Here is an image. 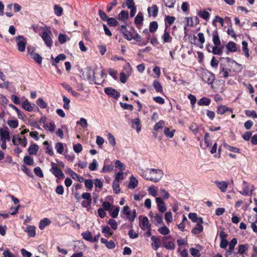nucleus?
<instances>
[{
    "instance_id": "46",
    "label": "nucleus",
    "mask_w": 257,
    "mask_h": 257,
    "mask_svg": "<svg viewBox=\"0 0 257 257\" xmlns=\"http://www.w3.org/2000/svg\"><path fill=\"white\" fill-rule=\"evenodd\" d=\"M175 132V130L170 131L169 128L167 127L165 128L164 133L166 137L169 138H172L174 137Z\"/></svg>"
},
{
    "instance_id": "58",
    "label": "nucleus",
    "mask_w": 257,
    "mask_h": 257,
    "mask_svg": "<svg viewBox=\"0 0 257 257\" xmlns=\"http://www.w3.org/2000/svg\"><path fill=\"white\" fill-rule=\"evenodd\" d=\"M203 226H197L192 229L191 232L194 234H199L203 231Z\"/></svg>"
},
{
    "instance_id": "3",
    "label": "nucleus",
    "mask_w": 257,
    "mask_h": 257,
    "mask_svg": "<svg viewBox=\"0 0 257 257\" xmlns=\"http://www.w3.org/2000/svg\"><path fill=\"white\" fill-rule=\"evenodd\" d=\"M51 165L52 166L50 169L51 173L58 179H64L65 177V175L62 171L58 167L57 165L54 162H52Z\"/></svg>"
},
{
    "instance_id": "53",
    "label": "nucleus",
    "mask_w": 257,
    "mask_h": 257,
    "mask_svg": "<svg viewBox=\"0 0 257 257\" xmlns=\"http://www.w3.org/2000/svg\"><path fill=\"white\" fill-rule=\"evenodd\" d=\"M165 219L167 224H169L173 221L172 214L171 211H168L165 214Z\"/></svg>"
},
{
    "instance_id": "39",
    "label": "nucleus",
    "mask_w": 257,
    "mask_h": 257,
    "mask_svg": "<svg viewBox=\"0 0 257 257\" xmlns=\"http://www.w3.org/2000/svg\"><path fill=\"white\" fill-rule=\"evenodd\" d=\"M248 248V244H239L238 247V252L240 254H243Z\"/></svg>"
},
{
    "instance_id": "42",
    "label": "nucleus",
    "mask_w": 257,
    "mask_h": 257,
    "mask_svg": "<svg viewBox=\"0 0 257 257\" xmlns=\"http://www.w3.org/2000/svg\"><path fill=\"white\" fill-rule=\"evenodd\" d=\"M158 28V25L156 21H153L150 23L149 26V31L151 33L155 32Z\"/></svg>"
},
{
    "instance_id": "25",
    "label": "nucleus",
    "mask_w": 257,
    "mask_h": 257,
    "mask_svg": "<svg viewBox=\"0 0 257 257\" xmlns=\"http://www.w3.org/2000/svg\"><path fill=\"white\" fill-rule=\"evenodd\" d=\"M220 59H225L226 60V62L231 63V64H234L235 65H237V70H236V71H240L242 69L241 65L240 64H239L238 63H237L235 60H234L232 58L227 57L225 58H224V57L220 58Z\"/></svg>"
},
{
    "instance_id": "22",
    "label": "nucleus",
    "mask_w": 257,
    "mask_h": 257,
    "mask_svg": "<svg viewBox=\"0 0 257 257\" xmlns=\"http://www.w3.org/2000/svg\"><path fill=\"white\" fill-rule=\"evenodd\" d=\"M196 247H198L199 249L191 247L190 248V253L193 257H200L201 254L200 251L201 250L202 246L200 244H197Z\"/></svg>"
},
{
    "instance_id": "1",
    "label": "nucleus",
    "mask_w": 257,
    "mask_h": 257,
    "mask_svg": "<svg viewBox=\"0 0 257 257\" xmlns=\"http://www.w3.org/2000/svg\"><path fill=\"white\" fill-rule=\"evenodd\" d=\"M142 176L147 180L158 182L163 176V172L160 169H150L142 172Z\"/></svg>"
},
{
    "instance_id": "60",
    "label": "nucleus",
    "mask_w": 257,
    "mask_h": 257,
    "mask_svg": "<svg viewBox=\"0 0 257 257\" xmlns=\"http://www.w3.org/2000/svg\"><path fill=\"white\" fill-rule=\"evenodd\" d=\"M55 148L57 152L59 154H62L64 151V147L61 143H57L55 145Z\"/></svg>"
},
{
    "instance_id": "54",
    "label": "nucleus",
    "mask_w": 257,
    "mask_h": 257,
    "mask_svg": "<svg viewBox=\"0 0 257 257\" xmlns=\"http://www.w3.org/2000/svg\"><path fill=\"white\" fill-rule=\"evenodd\" d=\"M63 101L64 102L63 107L66 109H69L70 107L69 103L70 102V100L69 98H68L65 95L62 96Z\"/></svg>"
},
{
    "instance_id": "28",
    "label": "nucleus",
    "mask_w": 257,
    "mask_h": 257,
    "mask_svg": "<svg viewBox=\"0 0 257 257\" xmlns=\"http://www.w3.org/2000/svg\"><path fill=\"white\" fill-rule=\"evenodd\" d=\"M25 231L30 237H34L36 235V227L34 226L29 225L26 227Z\"/></svg>"
},
{
    "instance_id": "23",
    "label": "nucleus",
    "mask_w": 257,
    "mask_h": 257,
    "mask_svg": "<svg viewBox=\"0 0 257 257\" xmlns=\"http://www.w3.org/2000/svg\"><path fill=\"white\" fill-rule=\"evenodd\" d=\"M215 183L222 192H224L226 191L228 187V183L227 182L216 181Z\"/></svg>"
},
{
    "instance_id": "35",
    "label": "nucleus",
    "mask_w": 257,
    "mask_h": 257,
    "mask_svg": "<svg viewBox=\"0 0 257 257\" xmlns=\"http://www.w3.org/2000/svg\"><path fill=\"white\" fill-rule=\"evenodd\" d=\"M81 235L82 236L83 239L87 241L92 242V235L91 232H90L89 231L83 232L81 233Z\"/></svg>"
},
{
    "instance_id": "8",
    "label": "nucleus",
    "mask_w": 257,
    "mask_h": 257,
    "mask_svg": "<svg viewBox=\"0 0 257 257\" xmlns=\"http://www.w3.org/2000/svg\"><path fill=\"white\" fill-rule=\"evenodd\" d=\"M22 107L28 111L32 110H39V108L34 103H30L28 100H26L22 103Z\"/></svg>"
},
{
    "instance_id": "62",
    "label": "nucleus",
    "mask_w": 257,
    "mask_h": 257,
    "mask_svg": "<svg viewBox=\"0 0 257 257\" xmlns=\"http://www.w3.org/2000/svg\"><path fill=\"white\" fill-rule=\"evenodd\" d=\"M107 139L109 144L112 147H114L116 144L115 139L114 136L111 134L109 133Z\"/></svg>"
},
{
    "instance_id": "49",
    "label": "nucleus",
    "mask_w": 257,
    "mask_h": 257,
    "mask_svg": "<svg viewBox=\"0 0 257 257\" xmlns=\"http://www.w3.org/2000/svg\"><path fill=\"white\" fill-rule=\"evenodd\" d=\"M245 115L248 117H251L253 118H257V113L255 110H250L249 109L245 110L244 111Z\"/></svg>"
},
{
    "instance_id": "12",
    "label": "nucleus",
    "mask_w": 257,
    "mask_h": 257,
    "mask_svg": "<svg viewBox=\"0 0 257 257\" xmlns=\"http://www.w3.org/2000/svg\"><path fill=\"white\" fill-rule=\"evenodd\" d=\"M186 19V26L193 27L196 26L199 23V20L197 17H187Z\"/></svg>"
},
{
    "instance_id": "44",
    "label": "nucleus",
    "mask_w": 257,
    "mask_h": 257,
    "mask_svg": "<svg viewBox=\"0 0 257 257\" xmlns=\"http://www.w3.org/2000/svg\"><path fill=\"white\" fill-rule=\"evenodd\" d=\"M55 14L57 16H61L62 15L63 9L59 5H56L54 7Z\"/></svg>"
},
{
    "instance_id": "31",
    "label": "nucleus",
    "mask_w": 257,
    "mask_h": 257,
    "mask_svg": "<svg viewBox=\"0 0 257 257\" xmlns=\"http://www.w3.org/2000/svg\"><path fill=\"white\" fill-rule=\"evenodd\" d=\"M210 103H211V99L207 97H203L201 98L197 102V104L199 106H202V105L207 106V105H209L210 104Z\"/></svg>"
},
{
    "instance_id": "56",
    "label": "nucleus",
    "mask_w": 257,
    "mask_h": 257,
    "mask_svg": "<svg viewBox=\"0 0 257 257\" xmlns=\"http://www.w3.org/2000/svg\"><path fill=\"white\" fill-rule=\"evenodd\" d=\"M158 231L163 235H167L169 233L170 230L167 226L164 225L160 227L158 229Z\"/></svg>"
},
{
    "instance_id": "26",
    "label": "nucleus",
    "mask_w": 257,
    "mask_h": 257,
    "mask_svg": "<svg viewBox=\"0 0 257 257\" xmlns=\"http://www.w3.org/2000/svg\"><path fill=\"white\" fill-rule=\"evenodd\" d=\"M138 180L136 178V177H135L133 176H132L130 177V181L129 184L127 186L128 188L130 189H135V188L137 187V186H138Z\"/></svg>"
},
{
    "instance_id": "9",
    "label": "nucleus",
    "mask_w": 257,
    "mask_h": 257,
    "mask_svg": "<svg viewBox=\"0 0 257 257\" xmlns=\"http://www.w3.org/2000/svg\"><path fill=\"white\" fill-rule=\"evenodd\" d=\"M18 49L20 52H24L25 50L26 42L23 36H18L17 37Z\"/></svg>"
},
{
    "instance_id": "17",
    "label": "nucleus",
    "mask_w": 257,
    "mask_h": 257,
    "mask_svg": "<svg viewBox=\"0 0 257 257\" xmlns=\"http://www.w3.org/2000/svg\"><path fill=\"white\" fill-rule=\"evenodd\" d=\"M158 8L156 5H153L151 7L148 8V12L149 16H153L155 18L158 14Z\"/></svg>"
},
{
    "instance_id": "63",
    "label": "nucleus",
    "mask_w": 257,
    "mask_h": 257,
    "mask_svg": "<svg viewBox=\"0 0 257 257\" xmlns=\"http://www.w3.org/2000/svg\"><path fill=\"white\" fill-rule=\"evenodd\" d=\"M35 174L40 178H43L44 177L43 173L39 167H35L34 169Z\"/></svg>"
},
{
    "instance_id": "43",
    "label": "nucleus",
    "mask_w": 257,
    "mask_h": 257,
    "mask_svg": "<svg viewBox=\"0 0 257 257\" xmlns=\"http://www.w3.org/2000/svg\"><path fill=\"white\" fill-rule=\"evenodd\" d=\"M163 246L167 249H174L175 248V244L173 241H170L165 242L163 243Z\"/></svg>"
},
{
    "instance_id": "10",
    "label": "nucleus",
    "mask_w": 257,
    "mask_h": 257,
    "mask_svg": "<svg viewBox=\"0 0 257 257\" xmlns=\"http://www.w3.org/2000/svg\"><path fill=\"white\" fill-rule=\"evenodd\" d=\"M0 136L1 140L10 141V135L9 128L5 126L4 128H0Z\"/></svg>"
},
{
    "instance_id": "18",
    "label": "nucleus",
    "mask_w": 257,
    "mask_h": 257,
    "mask_svg": "<svg viewBox=\"0 0 257 257\" xmlns=\"http://www.w3.org/2000/svg\"><path fill=\"white\" fill-rule=\"evenodd\" d=\"M226 53L228 54L229 52H235L237 51V47L236 44L233 41H229L226 45Z\"/></svg>"
},
{
    "instance_id": "14",
    "label": "nucleus",
    "mask_w": 257,
    "mask_h": 257,
    "mask_svg": "<svg viewBox=\"0 0 257 257\" xmlns=\"http://www.w3.org/2000/svg\"><path fill=\"white\" fill-rule=\"evenodd\" d=\"M120 31L123 34V37L127 40H132L133 39V34L128 31L126 27L124 25H122L120 27Z\"/></svg>"
},
{
    "instance_id": "48",
    "label": "nucleus",
    "mask_w": 257,
    "mask_h": 257,
    "mask_svg": "<svg viewBox=\"0 0 257 257\" xmlns=\"http://www.w3.org/2000/svg\"><path fill=\"white\" fill-rule=\"evenodd\" d=\"M24 162L29 166L33 165L34 163L33 158L29 156H26L24 158Z\"/></svg>"
},
{
    "instance_id": "64",
    "label": "nucleus",
    "mask_w": 257,
    "mask_h": 257,
    "mask_svg": "<svg viewBox=\"0 0 257 257\" xmlns=\"http://www.w3.org/2000/svg\"><path fill=\"white\" fill-rule=\"evenodd\" d=\"M98 15L100 19L103 21H107V19L109 18L105 13L101 10L98 11Z\"/></svg>"
},
{
    "instance_id": "41",
    "label": "nucleus",
    "mask_w": 257,
    "mask_h": 257,
    "mask_svg": "<svg viewBox=\"0 0 257 257\" xmlns=\"http://www.w3.org/2000/svg\"><path fill=\"white\" fill-rule=\"evenodd\" d=\"M143 33L145 35H146V41L142 42L141 44H139V45L140 46L146 45L148 44V43L149 42L150 39V37H151V36L149 33V31L147 29H145V30H144Z\"/></svg>"
},
{
    "instance_id": "30",
    "label": "nucleus",
    "mask_w": 257,
    "mask_h": 257,
    "mask_svg": "<svg viewBox=\"0 0 257 257\" xmlns=\"http://www.w3.org/2000/svg\"><path fill=\"white\" fill-rule=\"evenodd\" d=\"M153 86L157 92L161 93H163V90L162 86L158 81L155 80L153 81Z\"/></svg>"
},
{
    "instance_id": "51",
    "label": "nucleus",
    "mask_w": 257,
    "mask_h": 257,
    "mask_svg": "<svg viewBox=\"0 0 257 257\" xmlns=\"http://www.w3.org/2000/svg\"><path fill=\"white\" fill-rule=\"evenodd\" d=\"M143 16L142 13H139L135 19V23L137 25H141L143 23Z\"/></svg>"
},
{
    "instance_id": "36",
    "label": "nucleus",
    "mask_w": 257,
    "mask_h": 257,
    "mask_svg": "<svg viewBox=\"0 0 257 257\" xmlns=\"http://www.w3.org/2000/svg\"><path fill=\"white\" fill-rule=\"evenodd\" d=\"M43 144L46 146V153L51 156L54 155L53 148L50 145H49L48 142L45 141L44 142Z\"/></svg>"
},
{
    "instance_id": "13",
    "label": "nucleus",
    "mask_w": 257,
    "mask_h": 257,
    "mask_svg": "<svg viewBox=\"0 0 257 257\" xmlns=\"http://www.w3.org/2000/svg\"><path fill=\"white\" fill-rule=\"evenodd\" d=\"M167 29L168 26L166 24L164 34L161 37L164 44L171 43L173 40V38L170 36L169 32L167 31Z\"/></svg>"
},
{
    "instance_id": "4",
    "label": "nucleus",
    "mask_w": 257,
    "mask_h": 257,
    "mask_svg": "<svg viewBox=\"0 0 257 257\" xmlns=\"http://www.w3.org/2000/svg\"><path fill=\"white\" fill-rule=\"evenodd\" d=\"M215 78L214 74L209 71H204L202 73V80L208 84H212Z\"/></svg>"
},
{
    "instance_id": "21",
    "label": "nucleus",
    "mask_w": 257,
    "mask_h": 257,
    "mask_svg": "<svg viewBox=\"0 0 257 257\" xmlns=\"http://www.w3.org/2000/svg\"><path fill=\"white\" fill-rule=\"evenodd\" d=\"M140 227L143 230L151 228V224L149 223L148 218L146 216L144 217L141 220Z\"/></svg>"
},
{
    "instance_id": "15",
    "label": "nucleus",
    "mask_w": 257,
    "mask_h": 257,
    "mask_svg": "<svg viewBox=\"0 0 257 257\" xmlns=\"http://www.w3.org/2000/svg\"><path fill=\"white\" fill-rule=\"evenodd\" d=\"M226 111H229L231 113L233 112L232 108L227 107L226 105H219L218 106L216 110L217 114H223Z\"/></svg>"
},
{
    "instance_id": "6",
    "label": "nucleus",
    "mask_w": 257,
    "mask_h": 257,
    "mask_svg": "<svg viewBox=\"0 0 257 257\" xmlns=\"http://www.w3.org/2000/svg\"><path fill=\"white\" fill-rule=\"evenodd\" d=\"M51 35L52 33L50 31L43 32L41 35V37L44 41L45 44L47 47L49 48L51 47L53 43V41L51 37Z\"/></svg>"
},
{
    "instance_id": "57",
    "label": "nucleus",
    "mask_w": 257,
    "mask_h": 257,
    "mask_svg": "<svg viewBox=\"0 0 257 257\" xmlns=\"http://www.w3.org/2000/svg\"><path fill=\"white\" fill-rule=\"evenodd\" d=\"M106 22L109 26L115 27L118 24L117 20L113 18H109Z\"/></svg>"
},
{
    "instance_id": "32",
    "label": "nucleus",
    "mask_w": 257,
    "mask_h": 257,
    "mask_svg": "<svg viewBox=\"0 0 257 257\" xmlns=\"http://www.w3.org/2000/svg\"><path fill=\"white\" fill-rule=\"evenodd\" d=\"M152 221L156 225H158L161 223H163V215L162 214H159L155 213L154 218L152 220Z\"/></svg>"
},
{
    "instance_id": "7",
    "label": "nucleus",
    "mask_w": 257,
    "mask_h": 257,
    "mask_svg": "<svg viewBox=\"0 0 257 257\" xmlns=\"http://www.w3.org/2000/svg\"><path fill=\"white\" fill-rule=\"evenodd\" d=\"M104 92L109 96L117 99L120 96V94L115 89L112 87H106L104 89Z\"/></svg>"
},
{
    "instance_id": "16",
    "label": "nucleus",
    "mask_w": 257,
    "mask_h": 257,
    "mask_svg": "<svg viewBox=\"0 0 257 257\" xmlns=\"http://www.w3.org/2000/svg\"><path fill=\"white\" fill-rule=\"evenodd\" d=\"M242 185V190L239 191L240 194L244 196H249L250 188L248 183L245 181H243Z\"/></svg>"
},
{
    "instance_id": "27",
    "label": "nucleus",
    "mask_w": 257,
    "mask_h": 257,
    "mask_svg": "<svg viewBox=\"0 0 257 257\" xmlns=\"http://www.w3.org/2000/svg\"><path fill=\"white\" fill-rule=\"evenodd\" d=\"M132 127L136 128L138 132L141 129V121L139 118H136L132 120Z\"/></svg>"
},
{
    "instance_id": "20",
    "label": "nucleus",
    "mask_w": 257,
    "mask_h": 257,
    "mask_svg": "<svg viewBox=\"0 0 257 257\" xmlns=\"http://www.w3.org/2000/svg\"><path fill=\"white\" fill-rule=\"evenodd\" d=\"M68 172L69 174L71 176V177L74 180H77L80 183L83 182L84 181V178L77 174L75 172L72 171L70 168H68L67 169Z\"/></svg>"
},
{
    "instance_id": "33",
    "label": "nucleus",
    "mask_w": 257,
    "mask_h": 257,
    "mask_svg": "<svg viewBox=\"0 0 257 257\" xmlns=\"http://www.w3.org/2000/svg\"><path fill=\"white\" fill-rule=\"evenodd\" d=\"M38 146L35 144L31 145L28 148V151L31 155H36L38 151Z\"/></svg>"
},
{
    "instance_id": "11",
    "label": "nucleus",
    "mask_w": 257,
    "mask_h": 257,
    "mask_svg": "<svg viewBox=\"0 0 257 257\" xmlns=\"http://www.w3.org/2000/svg\"><path fill=\"white\" fill-rule=\"evenodd\" d=\"M156 202L159 211L162 213L165 212L167 210V207L163 199L161 197H156Z\"/></svg>"
},
{
    "instance_id": "59",
    "label": "nucleus",
    "mask_w": 257,
    "mask_h": 257,
    "mask_svg": "<svg viewBox=\"0 0 257 257\" xmlns=\"http://www.w3.org/2000/svg\"><path fill=\"white\" fill-rule=\"evenodd\" d=\"M21 170L24 173H25L28 176H29L30 177H33V175L32 172L31 171V170L27 167H26L25 165H23L21 166Z\"/></svg>"
},
{
    "instance_id": "34",
    "label": "nucleus",
    "mask_w": 257,
    "mask_h": 257,
    "mask_svg": "<svg viewBox=\"0 0 257 257\" xmlns=\"http://www.w3.org/2000/svg\"><path fill=\"white\" fill-rule=\"evenodd\" d=\"M219 46H215L212 48V53L214 55H221L223 53V49L224 46L218 47Z\"/></svg>"
},
{
    "instance_id": "5",
    "label": "nucleus",
    "mask_w": 257,
    "mask_h": 257,
    "mask_svg": "<svg viewBox=\"0 0 257 257\" xmlns=\"http://www.w3.org/2000/svg\"><path fill=\"white\" fill-rule=\"evenodd\" d=\"M81 197L83 199H85V200L81 203L82 206L84 208H86L87 210L89 209L92 203V198L90 193L88 192L83 193Z\"/></svg>"
},
{
    "instance_id": "45",
    "label": "nucleus",
    "mask_w": 257,
    "mask_h": 257,
    "mask_svg": "<svg viewBox=\"0 0 257 257\" xmlns=\"http://www.w3.org/2000/svg\"><path fill=\"white\" fill-rule=\"evenodd\" d=\"M198 15L200 17L203 18L205 20H207L210 16V14L206 11H200L198 13Z\"/></svg>"
},
{
    "instance_id": "47",
    "label": "nucleus",
    "mask_w": 257,
    "mask_h": 257,
    "mask_svg": "<svg viewBox=\"0 0 257 257\" xmlns=\"http://www.w3.org/2000/svg\"><path fill=\"white\" fill-rule=\"evenodd\" d=\"M132 71V68L129 63H127L123 67L121 73H124L126 75H130Z\"/></svg>"
},
{
    "instance_id": "29",
    "label": "nucleus",
    "mask_w": 257,
    "mask_h": 257,
    "mask_svg": "<svg viewBox=\"0 0 257 257\" xmlns=\"http://www.w3.org/2000/svg\"><path fill=\"white\" fill-rule=\"evenodd\" d=\"M102 232L104 234V236L107 238H109L113 233V232L108 226H103L102 227Z\"/></svg>"
},
{
    "instance_id": "40",
    "label": "nucleus",
    "mask_w": 257,
    "mask_h": 257,
    "mask_svg": "<svg viewBox=\"0 0 257 257\" xmlns=\"http://www.w3.org/2000/svg\"><path fill=\"white\" fill-rule=\"evenodd\" d=\"M128 18V12L122 10L120 12L119 14L118 15V19L124 21L127 20Z\"/></svg>"
},
{
    "instance_id": "19",
    "label": "nucleus",
    "mask_w": 257,
    "mask_h": 257,
    "mask_svg": "<svg viewBox=\"0 0 257 257\" xmlns=\"http://www.w3.org/2000/svg\"><path fill=\"white\" fill-rule=\"evenodd\" d=\"M212 41L215 46H220L221 41L217 30H214L212 32Z\"/></svg>"
},
{
    "instance_id": "52",
    "label": "nucleus",
    "mask_w": 257,
    "mask_h": 257,
    "mask_svg": "<svg viewBox=\"0 0 257 257\" xmlns=\"http://www.w3.org/2000/svg\"><path fill=\"white\" fill-rule=\"evenodd\" d=\"M7 122L10 127L12 128H16L18 126L19 122L17 119L14 120H8Z\"/></svg>"
},
{
    "instance_id": "55",
    "label": "nucleus",
    "mask_w": 257,
    "mask_h": 257,
    "mask_svg": "<svg viewBox=\"0 0 257 257\" xmlns=\"http://www.w3.org/2000/svg\"><path fill=\"white\" fill-rule=\"evenodd\" d=\"M126 215L127 218L131 222H133L136 217H137L136 210L135 209H134L132 210V211H131L130 214L129 215Z\"/></svg>"
},
{
    "instance_id": "50",
    "label": "nucleus",
    "mask_w": 257,
    "mask_h": 257,
    "mask_svg": "<svg viewBox=\"0 0 257 257\" xmlns=\"http://www.w3.org/2000/svg\"><path fill=\"white\" fill-rule=\"evenodd\" d=\"M112 188L115 194H118L120 192V189L119 187V182L113 181L112 184Z\"/></svg>"
},
{
    "instance_id": "38",
    "label": "nucleus",
    "mask_w": 257,
    "mask_h": 257,
    "mask_svg": "<svg viewBox=\"0 0 257 257\" xmlns=\"http://www.w3.org/2000/svg\"><path fill=\"white\" fill-rule=\"evenodd\" d=\"M216 23H219L220 24L221 26H223L224 24V20L219 16H216L212 21V25L215 27H217V25L216 24Z\"/></svg>"
},
{
    "instance_id": "2",
    "label": "nucleus",
    "mask_w": 257,
    "mask_h": 257,
    "mask_svg": "<svg viewBox=\"0 0 257 257\" xmlns=\"http://www.w3.org/2000/svg\"><path fill=\"white\" fill-rule=\"evenodd\" d=\"M86 76L87 79L90 83H94L97 85H101L102 84L104 80H96L95 77V72L90 67H87L86 68Z\"/></svg>"
},
{
    "instance_id": "24",
    "label": "nucleus",
    "mask_w": 257,
    "mask_h": 257,
    "mask_svg": "<svg viewBox=\"0 0 257 257\" xmlns=\"http://www.w3.org/2000/svg\"><path fill=\"white\" fill-rule=\"evenodd\" d=\"M51 223V220L48 218H44L41 219L39 223V227L41 230H43L46 226L50 225Z\"/></svg>"
},
{
    "instance_id": "37",
    "label": "nucleus",
    "mask_w": 257,
    "mask_h": 257,
    "mask_svg": "<svg viewBox=\"0 0 257 257\" xmlns=\"http://www.w3.org/2000/svg\"><path fill=\"white\" fill-rule=\"evenodd\" d=\"M223 147L226 149L229 150L230 152L237 153H240V150L239 148L231 146L226 143H224L223 144Z\"/></svg>"
},
{
    "instance_id": "61",
    "label": "nucleus",
    "mask_w": 257,
    "mask_h": 257,
    "mask_svg": "<svg viewBox=\"0 0 257 257\" xmlns=\"http://www.w3.org/2000/svg\"><path fill=\"white\" fill-rule=\"evenodd\" d=\"M36 103L41 108H45L47 107V103L41 98H39L37 99Z\"/></svg>"
}]
</instances>
